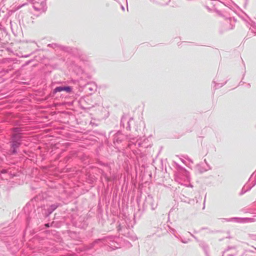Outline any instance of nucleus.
<instances>
[{"mask_svg":"<svg viewBox=\"0 0 256 256\" xmlns=\"http://www.w3.org/2000/svg\"><path fill=\"white\" fill-rule=\"evenodd\" d=\"M70 90H71V88L69 86H65V87L59 86V87H56L54 89V92H62L63 90L66 91L67 92H70Z\"/></svg>","mask_w":256,"mask_h":256,"instance_id":"f257e3e1","label":"nucleus"}]
</instances>
